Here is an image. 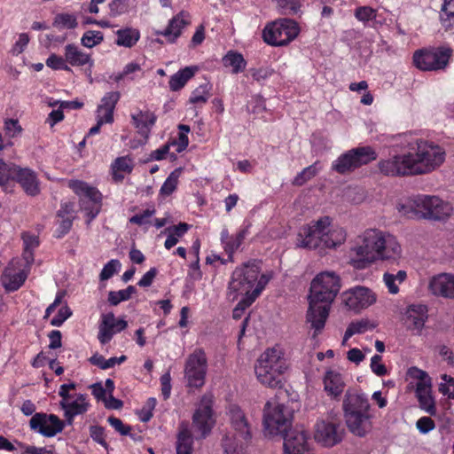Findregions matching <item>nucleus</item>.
Returning a JSON list of instances; mask_svg holds the SVG:
<instances>
[{"instance_id":"nucleus-1","label":"nucleus","mask_w":454,"mask_h":454,"mask_svg":"<svg viewBox=\"0 0 454 454\" xmlns=\"http://www.w3.org/2000/svg\"><path fill=\"white\" fill-rule=\"evenodd\" d=\"M402 256L397 239L378 229H367L359 234L349 249V262L359 270L377 261H396Z\"/></svg>"},{"instance_id":"nucleus-2","label":"nucleus","mask_w":454,"mask_h":454,"mask_svg":"<svg viewBox=\"0 0 454 454\" xmlns=\"http://www.w3.org/2000/svg\"><path fill=\"white\" fill-rule=\"evenodd\" d=\"M340 288V279L333 271H324L314 278V335L324 329Z\"/></svg>"},{"instance_id":"nucleus-3","label":"nucleus","mask_w":454,"mask_h":454,"mask_svg":"<svg viewBox=\"0 0 454 454\" xmlns=\"http://www.w3.org/2000/svg\"><path fill=\"white\" fill-rule=\"evenodd\" d=\"M342 411L348 431L357 436L364 437L372 428L371 403L362 391L348 390L342 401Z\"/></svg>"},{"instance_id":"nucleus-4","label":"nucleus","mask_w":454,"mask_h":454,"mask_svg":"<svg viewBox=\"0 0 454 454\" xmlns=\"http://www.w3.org/2000/svg\"><path fill=\"white\" fill-rule=\"evenodd\" d=\"M287 368L282 348L273 347L267 348L257 358L254 364V373L262 385L278 388L282 386V375Z\"/></svg>"},{"instance_id":"nucleus-5","label":"nucleus","mask_w":454,"mask_h":454,"mask_svg":"<svg viewBox=\"0 0 454 454\" xmlns=\"http://www.w3.org/2000/svg\"><path fill=\"white\" fill-rule=\"evenodd\" d=\"M404 141L412 152L417 176L431 173L444 162L446 153L439 145L408 136H404Z\"/></svg>"},{"instance_id":"nucleus-6","label":"nucleus","mask_w":454,"mask_h":454,"mask_svg":"<svg viewBox=\"0 0 454 454\" xmlns=\"http://www.w3.org/2000/svg\"><path fill=\"white\" fill-rule=\"evenodd\" d=\"M231 430L223 437L221 446L223 454H247L251 440L250 425L240 408L231 405L229 409Z\"/></svg>"},{"instance_id":"nucleus-7","label":"nucleus","mask_w":454,"mask_h":454,"mask_svg":"<svg viewBox=\"0 0 454 454\" xmlns=\"http://www.w3.org/2000/svg\"><path fill=\"white\" fill-rule=\"evenodd\" d=\"M346 231L333 223L329 216L319 218L314 223V250L323 255L326 249L335 248L346 240Z\"/></svg>"},{"instance_id":"nucleus-8","label":"nucleus","mask_w":454,"mask_h":454,"mask_svg":"<svg viewBox=\"0 0 454 454\" xmlns=\"http://www.w3.org/2000/svg\"><path fill=\"white\" fill-rule=\"evenodd\" d=\"M260 268L254 262L244 264L237 268L231 276L229 283L227 296L231 301H235L239 295L247 297L253 294L256 287L259 278Z\"/></svg>"},{"instance_id":"nucleus-9","label":"nucleus","mask_w":454,"mask_h":454,"mask_svg":"<svg viewBox=\"0 0 454 454\" xmlns=\"http://www.w3.org/2000/svg\"><path fill=\"white\" fill-rule=\"evenodd\" d=\"M293 410L280 403L277 398H272L263 408V426L270 435H283L291 426Z\"/></svg>"},{"instance_id":"nucleus-10","label":"nucleus","mask_w":454,"mask_h":454,"mask_svg":"<svg viewBox=\"0 0 454 454\" xmlns=\"http://www.w3.org/2000/svg\"><path fill=\"white\" fill-rule=\"evenodd\" d=\"M297 23L290 19H278L265 26L262 30L263 41L271 46L280 47L290 43L299 34Z\"/></svg>"},{"instance_id":"nucleus-11","label":"nucleus","mask_w":454,"mask_h":454,"mask_svg":"<svg viewBox=\"0 0 454 454\" xmlns=\"http://www.w3.org/2000/svg\"><path fill=\"white\" fill-rule=\"evenodd\" d=\"M377 153L371 146H359L340 154L332 164L339 174H348L363 165L376 160Z\"/></svg>"},{"instance_id":"nucleus-12","label":"nucleus","mask_w":454,"mask_h":454,"mask_svg":"<svg viewBox=\"0 0 454 454\" xmlns=\"http://www.w3.org/2000/svg\"><path fill=\"white\" fill-rule=\"evenodd\" d=\"M69 187L79 196L81 210L85 213L87 223H90L101 209V193L96 188L78 180L70 181Z\"/></svg>"},{"instance_id":"nucleus-13","label":"nucleus","mask_w":454,"mask_h":454,"mask_svg":"<svg viewBox=\"0 0 454 454\" xmlns=\"http://www.w3.org/2000/svg\"><path fill=\"white\" fill-rule=\"evenodd\" d=\"M412 152L408 149L403 153L390 154L378 162L380 172L387 176H417L413 165Z\"/></svg>"},{"instance_id":"nucleus-14","label":"nucleus","mask_w":454,"mask_h":454,"mask_svg":"<svg viewBox=\"0 0 454 454\" xmlns=\"http://www.w3.org/2000/svg\"><path fill=\"white\" fill-rule=\"evenodd\" d=\"M207 372V358L202 348H196L184 364V379L190 387L200 388L205 384Z\"/></svg>"},{"instance_id":"nucleus-15","label":"nucleus","mask_w":454,"mask_h":454,"mask_svg":"<svg viewBox=\"0 0 454 454\" xmlns=\"http://www.w3.org/2000/svg\"><path fill=\"white\" fill-rule=\"evenodd\" d=\"M452 54L449 47H439L417 51L413 55L415 66L424 71L444 69Z\"/></svg>"},{"instance_id":"nucleus-16","label":"nucleus","mask_w":454,"mask_h":454,"mask_svg":"<svg viewBox=\"0 0 454 454\" xmlns=\"http://www.w3.org/2000/svg\"><path fill=\"white\" fill-rule=\"evenodd\" d=\"M213 395L205 394L192 415V427L199 434L198 438H206L215 426V419L213 412Z\"/></svg>"},{"instance_id":"nucleus-17","label":"nucleus","mask_w":454,"mask_h":454,"mask_svg":"<svg viewBox=\"0 0 454 454\" xmlns=\"http://www.w3.org/2000/svg\"><path fill=\"white\" fill-rule=\"evenodd\" d=\"M67 422L57 415L45 412L35 413L29 420L30 429L44 437H54L61 433Z\"/></svg>"},{"instance_id":"nucleus-18","label":"nucleus","mask_w":454,"mask_h":454,"mask_svg":"<svg viewBox=\"0 0 454 454\" xmlns=\"http://www.w3.org/2000/svg\"><path fill=\"white\" fill-rule=\"evenodd\" d=\"M341 297L345 305L356 312L372 306L377 301L376 294L370 288L363 286H356L345 291Z\"/></svg>"},{"instance_id":"nucleus-19","label":"nucleus","mask_w":454,"mask_h":454,"mask_svg":"<svg viewBox=\"0 0 454 454\" xmlns=\"http://www.w3.org/2000/svg\"><path fill=\"white\" fill-rule=\"evenodd\" d=\"M285 454H309V433L303 426H296L283 434Z\"/></svg>"},{"instance_id":"nucleus-20","label":"nucleus","mask_w":454,"mask_h":454,"mask_svg":"<svg viewBox=\"0 0 454 454\" xmlns=\"http://www.w3.org/2000/svg\"><path fill=\"white\" fill-rule=\"evenodd\" d=\"M59 406L64 411L65 421L68 426H71L76 416L84 414L89 411L90 403L88 395L79 393L69 396V398L61 399Z\"/></svg>"},{"instance_id":"nucleus-21","label":"nucleus","mask_w":454,"mask_h":454,"mask_svg":"<svg viewBox=\"0 0 454 454\" xmlns=\"http://www.w3.org/2000/svg\"><path fill=\"white\" fill-rule=\"evenodd\" d=\"M421 218L442 219L450 214L451 207L436 196L420 195Z\"/></svg>"},{"instance_id":"nucleus-22","label":"nucleus","mask_w":454,"mask_h":454,"mask_svg":"<svg viewBox=\"0 0 454 454\" xmlns=\"http://www.w3.org/2000/svg\"><path fill=\"white\" fill-rule=\"evenodd\" d=\"M343 429L340 425L325 420L318 421L317 424L314 439L325 447H333L342 441Z\"/></svg>"},{"instance_id":"nucleus-23","label":"nucleus","mask_w":454,"mask_h":454,"mask_svg":"<svg viewBox=\"0 0 454 454\" xmlns=\"http://www.w3.org/2000/svg\"><path fill=\"white\" fill-rule=\"evenodd\" d=\"M128 323L124 319H117L114 313L101 315L98 325V339L101 344L108 343L114 334L124 330Z\"/></svg>"},{"instance_id":"nucleus-24","label":"nucleus","mask_w":454,"mask_h":454,"mask_svg":"<svg viewBox=\"0 0 454 454\" xmlns=\"http://www.w3.org/2000/svg\"><path fill=\"white\" fill-rule=\"evenodd\" d=\"M428 318V309L424 304H411L405 311V324L407 328L416 334H420L426 321Z\"/></svg>"},{"instance_id":"nucleus-25","label":"nucleus","mask_w":454,"mask_h":454,"mask_svg":"<svg viewBox=\"0 0 454 454\" xmlns=\"http://www.w3.org/2000/svg\"><path fill=\"white\" fill-rule=\"evenodd\" d=\"M428 287L435 296L454 299V274L441 273L433 277Z\"/></svg>"},{"instance_id":"nucleus-26","label":"nucleus","mask_w":454,"mask_h":454,"mask_svg":"<svg viewBox=\"0 0 454 454\" xmlns=\"http://www.w3.org/2000/svg\"><path fill=\"white\" fill-rule=\"evenodd\" d=\"M13 180H15L29 196H35L40 192V183L37 175L31 168L17 166Z\"/></svg>"},{"instance_id":"nucleus-27","label":"nucleus","mask_w":454,"mask_h":454,"mask_svg":"<svg viewBox=\"0 0 454 454\" xmlns=\"http://www.w3.org/2000/svg\"><path fill=\"white\" fill-rule=\"evenodd\" d=\"M131 119L138 134L147 139L157 120L154 113L148 109H137L131 114Z\"/></svg>"},{"instance_id":"nucleus-28","label":"nucleus","mask_w":454,"mask_h":454,"mask_svg":"<svg viewBox=\"0 0 454 454\" xmlns=\"http://www.w3.org/2000/svg\"><path fill=\"white\" fill-rule=\"evenodd\" d=\"M189 23V15L184 12H181L169 20L165 29L157 31L155 34L164 36L168 43H172L181 35L182 30Z\"/></svg>"},{"instance_id":"nucleus-29","label":"nucleus","mask_w":454,"mask_h":454,"mask_svg":"<svg viewBox=\"0 0 454 454\" xmlns=\"http://www.w3.org/2000/svg\"><path fill=\"white\" fill-rule=\"evenodd\" d=\"M270 279V276L269 275L262 274L260 276V280L258 281L256 287L253 290V294H249L247 297H242L234 308L232 311V317L234 319L241 318L245 310L254 302L269 283Z\"/></svg>"},{"instance_id":"nucleus-30","label":"nucleus","mask_w":454,"mask_h":454,"mask_svg":"<svg viewBox=\"0 0 454 454\" xmlns=\"http://www.w3.org/2000/svg\"><path fill=\"white\" fill-rule=\"evenodd\" d=\"M416 396L423 411L430 415H435L436 408L432 396L431 380L416 383Z\"/></svg>"},{"instance_id":"nucleus-31","label":"nucleus","mask_w":454,"mask_h":454,"mask_svg":"<svg viewBox=\"0 0 454 454\" xmlns=\"http://www.w3.org/2000/svg\"><path fill=\"white\" fill-rule=\"evenodd\" d=\"M193 436L187 422H182L178 427L176 454H192Z\"/></svg>"},{"instance_id":"nucleus-32","label":"nucleus","mask_w":454,"mask_h":454,"mask_svg":"<svg viewBox=\"0 0 454 454\" xmlns=\"http://www.w3.org/2000/svg\"><path fill=\"white\" fill-rule=\"evenodd\" d=\"M65 58L67 63L73 67L92 64L90 56L73 43L65 46Z\"/></svg>"},{"instance_id":"nucleus-33","label":"nucleus","mask_w":454,"mask_h":454,"mask_svg":"<svg viewBox=\"0 0 454 454\" xmlns=\"http://www.w3.org/2000/svg\"><path fill=\"white\" fill-rule=\"evenodd\" d=\"M27 278L24 270H15L12 268H6L2 275V282L7 291L18 290Z\"/></svg>"},{"instance_id":"nucleus-34","label":"nucleus","mask_w":454,"mask_h":454,"mask_svg":"<svg viewBox=\"0 0 454 454\" xmlns=\"http://www.w3.org/2000/svg\"><path fill=\"white\" fill-rule=\"evenodd\" d=\"M324 385L325 390L333 397L337 398L343 392L345 383L339 372L328 371L324 378Z\"/></svg>"},{"instance_id":"nucleus-35","label":"nucleus","mask_w":454,"mask_h":454,"mask_svg":"<svg viewBox=\"0 0 454 454\" xmlns=\"http://www.w3.org/2000/svg\"><path fill=\"white\" fill-rule=\"evenodd\" d=\"M420 195L407 198L397 203L396 209L403 215L409 218H421V207L419 200Z\"/></svg>"},{"instance_id":"nucleus-36","label":"nucleus","mask_w":454,"mask_h":454,"mask_svg":"<svg viewBox=\"0 0 454 454\" xmlns=\"http://www.w3.org/2000/svg\"><path fill=\"white\" fill-rule=\"evenodd\" d=\"M197 71V67H186L174 74L168 82L170 90L177 91L182 89Z\"/></svg>"},{"instance_id":"nucleus-37","label":"nucleus","mask_w":454,"mask_h":454,"mask_svg":"<svg viewBox=\"0 0 454 454\" xmlns=\"http://www.w3.org/2000/svg\"><path fill=\"white\" fill-rule=\"evenodd\" d=\"M189 230V225L185 223H180L177 225L170 226L165 229L164 232L168 234L164 243L166 249L169 250L175 247L179 239L182 238Z\"/></svg>"},{"instance_id":"nucleus-38","label":"nucleus","mask_w":454,"mask_h":454,"mask_svg":"<svg viewBox=\"0 0 454 454\" xmlns=\"http://www.w3.org/2000/svg\"><path fill=\"white\" fill-rule=\"evenodd\" d=\"M133 160L129 156L118 157L112 163L113 176L115 180L123 179V174H129L133 169Z\"/></svg>"},{"instance_id":"nucleus-39","label":"nucleus","mask_w":454,"mask_h":454,"mask_svg":"<svg viewBox=\"0 0 454 454\" xmlns=\"http://www.w3.org/2000/svg\"><path fill=\"white\" fill-rule=\"evenodd\" d=\"M116 43L119 46H124L127 48H130L135 45L140 37L139 31L132 27L120 29L116 32Z\"/></svg>"},{"instance_id":"nucleus-40","label":"nucleus","mask_w":454,"mask_h":454,"mask_svg":"<svg viewBox=\"0 0 454 454\" xmlns=\"http://www.w3.org/2000/svg\"><path fill=\"white\" fill-rule=\"evenodd\" d=\"M223 64L226 67H231L232 74H239L242 72L247 66V62L242 54L233 51H230L223 58Z\"/></svg>"},{"instance_id":"nucleus-41","label":"nucleus","mask_w":454,"mask_h":454,"mask_svg":"<svg viewBox=\"0 0 454 454\" xmlns=\"http://www.w3.org/2000/svg\"><path fill=\"white\" fill-rule=\"evenodd\" d=\"M407 278L405 270H399L396 273L386 272L383 275V282L387 286L388 292L395 294L399 292V285L402 284Z\"/></svg>"},{"instance_id":"nucleus-42","label":"nucleus","mask_w":454,"mask_h":454,"mask_svg":"<svg viewBox=\"0 0 454 454\" xmlns=\"http://www.w3.org/2000/svg\"><path fill=\"white\" fill-rule=\"evenodd\" d=\"M376 326L377 325L368 318L353 321L347 327V335L348 337H352L355 334H361L374 329Z\"/></svg>"},{"instance_id":"nucleus-43","label":"nucleus","mask_w":454,"mask_h":454,"mask_svg":"<svg viewBox=\"0 0 454 454\" xmlns=\"http://www.w3.org/2000/svg\"><path fill=\"white\" fill-rule=\"evenodd\" d=\"M248 234V229L244 228L240 230L235 236H231V239L223 245L224 251L229 254V258H232V254L241 246L243 240Z\"/></svg>"},{"instance_id":"nucleus-44","label":"nucleus","mask_w":454,"mask_h":454,"mask_svg":"<svg viewBox=\"0 0 454 454\" xmlns=\"http://www.w3.org/2000/svg\"><path fill=\"white\" fill-rule=\"evenodd\" d=\"M282 15H296L301 11V0H274Z\"/></svg>"},{"instance_id":"nucleus-45","label":"nucleus","mask_w":454,"mask_h":454,"mask_svg":"<svg viewBox=\"0 0 454 454\" xmlns=\"http://www.w3.org/2000/svg\"><path fill=\"white\" fill-rule=\"evenodd\" d=\"M178 137L176 139L172 140L168 144L170 146L176 147V152L182 153L184 151L189 145L188 134L190 132V127L185 124L178 125Z\"/></svg>"},{"instance_id":"nucleus-46","label":"nucleus","mask_w":454,"mask_h":454,"mask_svg":"<svg viewBox=\"0 0 454 454\" xmlns=\"http://www.w3.org/2000/svg\"><path fill=\"white\" fill-rule=\"evenodd\" d=\"M136 292L137 289L133 286H129L127 288L119 291H110L108 301L111 305L116 306L121 301H128Z\"/></svg>"},{"instance_id":"nucleus-47","label":"nucleus","mask_w":454,"mask_h":454,"mask_svg":"<svg viewBox=\"0 0 454 454\" xmlns=\"http://www.w3.org/2000/svg\"><path fill=\"white\" fill-rule=\"evenodd\" d=\"M181 172V168H176L168 175L160 190L162 196H169L176 189Z\"/></svg>"},{"instance_id":"nucleus-48","label":"nucleus","mask_w":454,"mask_h":454,"mask_svg":"<svg viewBox=\"0 0 454 454\" xmlns=\"http://www.w3.org/2000/svg\"><path fill=\"white\" fill-rule=\"evenodd\" d=\"M53 26L63 29H73L78 26L77 18L71 13H59L54 18Z\"/></svg>"},{"instance_id":"nucleus-49","label":"nucleus","mask_w":454,"mask_h":454,"mask_svg":"<svg viewBox=\"0 0 454 454\" xmlns=\"http://www.w3.org/2000/svg\"><path fill=\"white\" fill-rule=\"evenodd\" d=\"M16 164L12 162H6L0 159V185H5L10 180H13L15 171L17 168Z\"/></svg>"},{"instance_id":"nucleus-50","label":"nucleus","mask_w":454,"mask_h":454,"mask_svg":"<svg viewBox=\"0 0 454 454\" xmlns=\"http://www.w3.org/2000/svg\"><path fill=\"white\" fill-rule=\"evenodd\" d=\"M210 97L207 84H202L197 87L190 97V103L194 105H204Z\"/></svg>"},{"instance_id":"nucleus-51","label":"nucleus","mask_w":454,"mask_h":454,"mask_svg":"<svg viewBox=\"0 0 454 454\" xmlns=\"http://www.w3.org/2000/svg\"><path fill=\"white\" fill-rule=\"evenodd\" d=\"M103 34L100 31L89 30L83 34L81 43L84 47L92 48L103 41Z\"/></svg>"},{"instance_id":"nucleus-52","label":"nucleus","mask_w":454,"mask_h":454,"mask_svg":"<svg viewBox=\"0 0 454 454\" xmlns=\"http://www.w3.org/2000/svg\"><path fill=\"white\" fill-rule=\"evenodd\" d=\"M121 267V263L117 259L110 260L102 269L99 278L100 280H107L111 278L115 273H117Z\"/></svg>"},{"instance_id":"nucleus-53","label":"nucleus","mask_w":454,"mask_h":454,"mask_svg":"<svg viewBox=\"0 0 454 454\" xmlns=\"http://www.w3.org/2000/svg\"><path fill=\"white\" fill-rule=\"evenodd\" d=\"M355 17L364 24L373 20L377 17V11L369 6H361L356 9Z\"/></svg>"},{"instance_id":"nucleus-54","label":"nucleus","mask_w":454,"mask_h":454,"mask_svg":"<svg viewBox=\"0 0 454 454\" xmlns=\"http://www.w3.org/2000/svg\"><path fill=\"white\" fill-rule=\"evenodd\" d=\"M129 8V0H113L109 4L110 15L113 17L127 12Z\"/></svg>"},{"instance_id":"nucleus-55","label":"nucleus","mask_w":454,"mask_h":454,"mask_svg":"<svg viewBox=\"0 0 454 454\" xmlns=\"http://www.w3.org/2000/svg\"><path fill=\"white\" fill-rule=\"evenodd\" d=\"M46 65L54 70H70L66 58L59 57L56 54H51L46 59Z\"/></svg>"},{"instance_id":"nucleus-56","label":"nucleus","mask_w":454,"mask_h":454,"mask_svg":"<svg viewBox=\"0 0 454 454\" xmlns=\"http://www.w3.org/2000/svg\"><path fill=\"white\" fill-rule=\"evenodd\" d=\"M298 246L301 247H310L312 243V228L309 225L305 226L298 233Z\"/></svg>"},{"instance_id":"nucleus-57","label":"nucleus","mask_w":454,"mask_h":454,"mask_svg":"<svg viewBox=\"0 0 454 454\" xmlns=\"http://www.w3.org/2000/svg\"><path fill=\"white\" fill-rule=\"evenodd\" d=\"M440 17L443 25L449 26L446 22L454 17V0H443Z\"/></svg>"},{"instance_id":"nucleus-58","label":"nucleus","mask_w":454,"mask_h":454,"mask_svg":"<svg viewBox=\"0 0 454 454\" xmlns=\"http://www.w3.org/2000/svg\"><path fill=\"white\" fill-rule=\"evenodd\" d=\"M120 98V93L117 91L107 92L101 99L98 107L114 110L115 106Z\"/></svg>"},{"instance_id":"nucleus-59","label":"nucleus","mask_w":454,"mask_h":454,"mask_svg":"<svg viewBox=\"0 0 454 454\" xmlns=\"http://www.w3.org/2000/svg\"><path fill=\"white\" fill-rule=\"evenodd\" d=\"M154 214L155 209L153 207H149L144 210L142 213L133 215L129 219V222L137 225H144L149 223V218L152 217Z\"/></svg>"},{"instance_id":"nucleus-60","label":"nucleus","mask_w":454,"mask_h":454,"mask_svg":"<svg viewBox=\"0 0 454 454\" xmlns=\"http://www.w3.org/2000/svg\"><path fill=\"white\" fill-rule=\"evenodd\" d=\"M382 356L380 355H374L371 358L370 367L373 373L377 376H384L387 373L386 366L381 363Z\"/></svg>"},{"instance_id":"nucleus-61","label":"nucleus","mask_w":454,"mask_h":454,"mask_svg":"<svg viewBox=\"0 0 454 454\" xmlns=\"http://www.w3.org/2000/svg\"><path fill=\"white\" fill-rule=\"evenodd\" d=\"M4 130L8 137H16L20 135L22 128L17 120L9 119L4 122Z\"/></svg>"},{"instance_id":"nucleus-62","label":"nucleus","mask_w":454,"mask_h":454,"mask_svg":"<svg viewBox=\"0 0 454 454\" xmlns=\"http://www.w3.org/2000/svg\"><path fill=\"white\" fill-rule=\"evenodd\" d=\"M72 315L71 309L67 307H62L59 309L58 314L53 317L51 320V325L53 326H60L62 324Z\"/></svg>"},{"instance_id":"nucleus-63","label":"nucleus","mask_w":454,"mask_h":454,"mask_svg":"<svg viewBox=\"0 0 454 454\" xmlns=\"http://www.w3.org/2000/svg\"><path fill=\"white\" fill-rule=\"evenodd\" d=\"M416 427L421 434H426L432 431L435 427V425L431 418L422 417L418 419Z\"/></svg>"},{"instance_id":"nucleus-64","label":"nucleus","mask_w":454,"mask_h":454,"mask_svg":"<svg viewBox=\"0 0 454 454\" xmlns=\"http://www.w3.org/2000/svg\"><path fill=\"white\" fill-rule=\"evenodd\" d=\"M114 111L98 106L97 119L99 121V124L112 123L114 121Z\"/></svg>"}]
</instances>
